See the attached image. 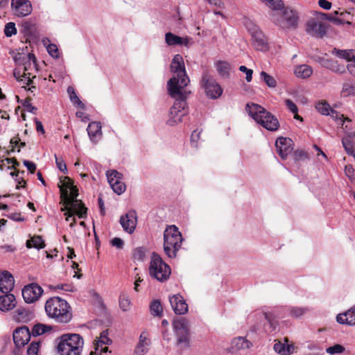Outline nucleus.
<instances>
[{"instance_id":"obj_1","label":"nucleus","mask_w":355,"mask_h":355,"mask_svg":"<svg viewBox=\"0 0 355 355\" xmlns=\"http://www.w3.org/2000/svg\"><path fill=\"white\" fill-rule=\"evenodd\" d=\"M168 93L175 99L173 105L170 110L169 119L167 123L174 125L182 121V117L188 113L187 98L190 92L180 89L177 87L175 78H170L167 83Z\"/></svg>"},{"instance_id":"obj_2","label":"nucleus","mask_w":355,"mask_h":355,"mask_svg":"<svg viewBox=\"0 0 355 355\" xmlns=\"http://www.w3.org/2000/svg\"><path fill=\"white\" fill-rule=\"evenodd\" d=\"M45 311L49 318L58 323H68L73 317L69 304L59 297H51L46 300Z\"/></svg>"},{"instance_id":"obj_3","label":"nucleus","mask_w":355,"mask_h":355,"mask_svg":"<svg viewBox=\"0 0 355 355\" xmlns=\"http://www.w3.org/2000/svg\"><path fill=\"white\" fill-rule=\"evenodd\" d=\"M245 110L256 123L267 130L275 132L279 129L280 125L277 118L260 105L248 103Z\"/></svg>"},{"instance_id":"obj_4","label":"nucleus","mask_w":355,"mask_h":355,"mask_svg":"<svg viewBox=\"0 0 355 355\" xmlns=\"http://www.w3.org/2000/svg\"><path fill=\"white\" fill-rule=\"evenodd\" d=\"M65 179L67 180V182L60 186L61 202L69 208L71 207L73 209L75 207L80 208V211L78 212V218H85L87 208L82 200L77 199L78 196V188L73 184V182L68 177H65Z\"/></svg>"},{"instance_id":"obj_5","label":"nucleus","mask_w":355,"mask_h":355,"mask_svg":"<svg viewBox=\"0 0 355 355\" xmlns=\"http://www.w3.org/2000/svg\"><path fill=\"white\" fill-rule=\"evenodd\" d=\"M56 347L58 355H80L84 340L78 334H64L58 338Z\"/></svg>"},{"instance_id":"obj_6","label":"nucleus","mask_w":355,"mask_h":355,"mask_svg":"<svg viewBox=\"0 0 355 355\" xmlns=\"http://www.w3.org/2000/svg\"><path fill=\"white\" fill-rule=\"evenodd\" d=\"M183 237L175 225L167 226L164 232V252L171 259L177 257L183 241Z\"/></svg>"},{"instance_id":"obj_7","label":"nucleus","mask_w":355,"mask_h":355,"mask_svg":"<svg viewBox=\"0 0 355 355\" xmlns=\"http://www.w3.org/2000/svg\"><path fill=\"white\" fill-rule=\"evenodd\" d=\"M281 14L278 12H272L271 21L282 29H295L298 26L299 16L296 10L286 7L282 9Z\"/></svg>"},{"instance_id":"obj_8","label":"nucleus","mask_w":355,"mask_h":355,"mask_svg":"<svg viewBox=\"0 0 355 355\" xmlns=\"http://www.w3.org/2000/svg\"><path fill=\"white\" fill-rule=\"evenodd\" d=\"M171 271L170 266L156 252H153L149 266V274L159 282L166 281Z\"/></svg>"},{"instance_id":"obj_9","label":"nucleus","mask_w":355,"mask_h":355,"mask_svg":"<svg viewBox=\"0 0 355 355\" xmlns=\"http://www.w3.org/2000/svg\"><path fill=\"white\" fill-rule=\"evenodd\" d=\"M171 71L175 74L172 78H175L177 87L180 89H184L190 80L186 73L182 55L177 54L174 56L171 64Z\"/></svg>"},{"instance_id":"obj_10","label":"nucleus","mask_w":355,"mask_h":355,"mask_svg":"<svg viewBox=\"0 0 355 355\" xmlns=\"http://www.w3.org/2000/svg\"><path fill=\"white\" fill-rule=\"evenodd\" d=\"M173 327L177 336L178 345L182 349L189 347V321L184 318L174 320Z\"/></svg>"},{"instance_id":"obj_11","label":"nucleus","mask_w":355,"mask_h":355,"mask_svg":"<svg viewBox=\"0 0 355 355\" xmlns=\"http://www.w3.org/2000/svg\"><path fill=\"white\" fill-rule=\"evenodd\" d=\"M202 85L206 94L211 98H218L223 93V89L220 85L207 71H205L202 74Z\"/></svg>"},{"instance_id":"obj_12","label":"nucleus","mask_w":355,"mask_h":355,"mask_svg":"<svg viewBox=\"0 0 355 355\" xmlns=\"http://www.w3.org/2000/svg\"><path fill=\"white\" fill-rule=\"evenodd\" d=\"M43 293L42 288L36 283H32L24 286L22 295L26 303H33L39 300Z\"/></svg>"},{"instance_id":"obj_13","label":"nucleus","mask_w":355,"mask_h":355,"mask_svg":"<svg viewBox=\"0 0 355 355\" xmlns=\"http://www.w3.org/2000/svg\"><path fill=\"white\" fill-rule=\"evenodd\" d=\"M11 8L15 16L26 17L32 12V5L29 0H11Z\"/></svg>"},{"instance_id":"obj_14","label":"nucleus","mask_w":355,"mask_h":355,"mask_svg":"<svg viewBox=\"0 0 355 355\" xmlns=\"http://www.w3.org/2000/svg\"><path fill=\"white\" fill-rule=\"evenodd\" d=\"M306 31L315 37H322L326 34V25L316 19H311L306 22Z\"/></svg>"},{"instance_id":"obj_15","label":"nucleus","mask_w":355,"mask_h":355,"mask_svg":"<svg viewBox=\"0 0 355 355\" xmlns=\"http://www.w3.org/2000/svg\"><path fill=\"white\" fill-rule=\"evenodd\" d=\"M112 340L108 338L107 331H103L101 333L100 336L96 338L94 342V351H91L89 355H98L103 352H106L108 350L107 346L103 347L105 345L111 344Z\"/></svg>"},{"instance_id":"obj_16","label":"nucleus","mask_w":355,"mask_h":355,"mask_svg":"<svg viewBox=\"0 0 355 355\" xmlns=\"http://www.w3.org/2000/svg\"><path fill=\"white\" fill-rule=\"evenodd\" d=\"M293 141L288 137H279L275 142L278 153L282 159H286L293 150Z\"/></svg>"},{"instance_id":"obj_17","label":"nucleus","mask_w":355,"mask_h":355,"mask_svg":"<svg viewBox=\"0 0 355 355\" xmlns=\"http://www.w3.org/2000/svg\"><path fill=\"white\" fill-rule=\"evenodd\" d=\"M31 334L26 326L16 329L13 332V340L17 347H24L31 339Z\"/></svg>"},{"instance_id":"obj_18","label":"nucleus","mask_w":355,"mask_h":355,"mask_svg":"<svg viewBox=\"0 0 355 355\" xmlns=\"http://www.w3.org/2000/svg\"><path fill=\"white\" fill-rule=\"evenodd\" d=\"M137 214L134 210L128 211L120 218V223L123 230L129 234L132 233L137 225Z\"/></svg>"},{"instance_id":"obj_19","label":"nucleus","mask_w":355,"mask_h":355,"mask_svg":"<svg viewBox=\"0 0 355 355\" xmlns=\"http://www.w3.org/2000/svg\"><path fill=\"white\" fill-rule=\"evenodd\" d=\"M252 45L257 51H266L268 49V40L263 33L257 28L251 33Z\"/></svg>"},{"instance_id":"obj_20","label":"nucleus","mask_w":355,"mask_h":355,"mask_svg":"<svg viewBox=\"0 0 355 355\" xmlns=\"http://www.w3.org/2000/svg\"><path fill=\"white\" fill-rule=\"evenodd\" d=\"M171 306L176 314L183 315L188 312V304L184 297L180 295H174L169 298Z\"/></svg>"},{"instance_id":"obj_21","label":"nucleus","mask_w":355,"mask_h":355,"mask_svg":"<svg viewBox=\"0 0 355 355\" xmlns=\"http://www.w3.org/2000/svg\"><path fill=\"white\" fill-rule=\"evenodd\" d=\"M13 276L8 271L0 272V291L3 293H10L14 288Z\"/></svg>"},{"instance_id":"obj_22","label":"nucleus","mask_w":355,"mask_h":355,"mask_svg":"<svg viewBox=\"0 0 355 355\" xmlns=\"http://www.w3.org/2000/svg\"><path fill=\"white\" fill-rule=\"evenodd\" d=\"M10 53L12 54V58L17 64L21 65L22 64H25L26 61H28L29 65L31 66L33 62V67H35V71H37L36 58L34 54H26L24 53L19 52L15 53L14 51L10 52Z\"/></svg>"},{"instance_id":"obj_23","label":"nucleus","mask_w":355,"mask_h":355,"mask_svg":"<svg viewBox=\"0 0 355 355\" xmlns=\"http://www.w3.org/2000/svg\"><path fill=\"white\" fill-rule=\"evenodd\" d=\"M318 62L322 67L331 70L337 73H343L345 71V67L338 64L337 60L319 58Z\"/></svg>"},{"instance_id":"obj_24","label":"nucleus","mask_w":355,"mask_h":355,"mask_svg":"<svg viewBox=\"0 0 355 355\" xmlns=\"http://www.w3.org/2000/svg\"><path fill=\"white\" fill-rule=\"evenodd\" d=\"M101 128L102 126L100 122L92 121L89 123L87 130L92 142L96 143L100 139L102 135Z\"/></svg>"},{"instance_id":"obj_25","label":"nucleus","mask_w":355,"mask_h":355,"mask_svg":"<svg viewBox=\"0 0 355 355\" xmlns=\"http://www.w3.org/2000/svg\"><path fill=\"white\" fill-rule=\"evenodd\" d=\"M12 317L18 322H28L34 318V313L28 309L19 307L14 311Z\"/></svg>"},{"instance_id":"obj_26","label":"nucleus","mask_w":355,"mask_h":355,"mask_svg":"<svg viewBox=\"0 0 355 355\" xmlns=\"http://www.w3.org/2000/svg\"><path fill=\"white\" fill-rule=\"evenodd\" d=\"M16 305V299L13 294L5 293L0 296V310L2 311H8L12 309Z\"/></svg>"},{"instance_id":"obj_27","label":"nucleus","mask_w":355,"mask_h":355,"mask_svg":"<svg viewBox=\"0 0 355 355\" xmlns=\"http://www.w3.org/2000/svg\"><path fill=\"white\" fill-rule=\"evenodd\" d=\"M331 54L336 57L344 59L347 62H355V50L354 49H338L334 48L331 51Z\"/></svg>"},{"instance_id":"obj_28","label":"nucleus","mask_w":355,"mask_h":355,"mask_svg":"<svg viewBox=\"0 0 355 355\" xmlns=\"http://www.w3.org/2000/svg\"><path fill=\"white\" fill-rule=\"evenodd\" d=\"M336 320L340 324L354 325L355 309H350L343 313L338 314L336 317Z\"/></svg>"},{"instance_id":"obj_29","label":"nucleus","mask_w":355,"mask_h":355,"mask_svg":"<svg viewBox=\"0 0 355 355\" xmlns=\"http://www.w3.org/2000/svg\"><path fill=\"white\" fill-rule=\"evenodd\" d=\"M263 315L266 320V323L264 324L265 331L268 333H272L276 329L278 325V322L276 318L272 313L269 312H264Z\"/></svg>"},{"instance_id":"obj_30","label":"nucleus","mask_w":355,"mask_h":355,"mask_svg":"<svg viewBox=\"0 0 355 355\" xmlns=\"http://www.w3.org/2000/svg\"><path fill=\"white\" fill-rule=\"evenodd\" d=\"M340 96L343 98L355 96V81L348 80L343 83L340 90Z\"/></svg>"},{"instance_id":"obj_31","label":"nucleus","mask_w":355,"mask_h":355,"mask_svg":"<svg viewBox=\"0 0 355 355\" xmlns=\"http://www.w3.org/2000/svg\"><path fill=\"white\" fill-rule=\"evenodd\" d=\"M294 73L299 78H307L313 73V69L308 64H301L295 68Z\"/></svg>"},{"instance_id":"obj_32","label":"nucleus","mask_w":355,"mask_h":355,"mask_svg":"<svg viewBox=\"0 0 355 355\" xmlns=\"http://www.w3.org/2000/svg\"><path fill=\"white\" fill-rule=\"evenodd\" d=\"M62 211H66L67 212L64 214L66 217V220L70 221L71 220V222L70 223V227H73L76 223V218L73 217L74 215H77L78 216V212L80 211V209L78 207H76L75 209L69 208L67 205H64L63 208L61 209Z\"/></svg>"},{"instance_id":"obj_33","label":"nucleus","mask_w":355,"mask_h":355,"mask_svg":"<svg viewBox=\"0 0 355 355\" xmlns=\"http://www.w3.org/2000/svg\"><path fill=\"white\" fill-rule=\"evenodd\" d=\"M216 70L219 75L223 78H228L230 76V71L231 65L229 62L225 61H218L216 64Z\"/></svg>"},{"instance_id":"obj_34","label":"nucleus","mask_w":355,"mask_h":355,"mask_svg":"<svg viewBox=\"0 0 355 355\" xmlns=\"http://www.w3.org/2000/svg\"><path fill=\"white\" fill-rule=\"evenodd\" d=\"M274 350L283 355H288L293 352V345H285L280 341H277L273 346Z\"/></svg>"},{"instance_id":"obj_35","label":"nucleus","mask_w":355,"mask_h":355,"mask_svg":"<svg viewBox=\"0 0 355 355\" xmlns=\"http://www.w3.org/2000/svg\"><path fill=\"white\" fill-rule=\"evenodd\" d=\"M26 246L28 248H35L37 249H42L45 247V243L42 236H34L31 240L27 241Z\"/></svg>"},{"instance_id":"obj_36","label":"nucleus","mask_w":355,"mask_h":355,"mask_svg":"<svg viewBox=\"0 0 355 355\" xmlns=\"http://www.w3.org/2000/svg\"><path fill=\"white\" fill-rule=\"evenodd\" d=\"M67 92L69 95L71 101L74 104L76 105L77 107L79 108L84 110L85 108V105L84 103L79 99L78 96H77L74 89L71 87H69L67 88Z\"/></svg>"},{"instance_id":"obj_37","label":"nucleus","mask_w":355,"mask_h":355,"mask_svg":"<svg viewBox=\"0 0 355 355\" xmlns=\"http://www.w3.org/2000/svg\"><path fill=\"white\" fill-rule=\"evenodd\" d=\"M51 329L52 327L51 326L39 323L33 326L31 334L33 336H37L42 335L44 333L51 331Z\"/></svg>"},{"instance_id":"obj_38","label":"nucleus","mask_w":355,"mask_h":355,"mask_svg":"<svg viewBox=\"0 0 355 355\" xmlns=\"http://www.w3.org/2000/svg\"><path fill=\"white\" fill-rule=\"evenodd\" d=\"M24 65V73H23V78H25L27 82V85H31L33 83V78H35L36 76L34 75H32V73L29 71L31 69V67L33 66L32 64L31 66L29 65V63L28 61L25 62V64H22ZM35 68V67H33Z\"/></svg>"},{"instance_id":"obj_39","label":"nucleus","mask_w":355,"mask_h":355,"mask_svg":"<svg viewBox=\"0 0 355 355\" xmlns=\"http://www.w3.org/2000/svg\"><path fill=\"white\" fill-rule=\"evenodd\" d=\"M165 41L168 46L180 45L182 42V37L168 32L165 35Z\"/></svg>"},{"instance_id":"obj_40","label":"nucleus","mask_w":355,"mask_h":355,"mask_svg":"<svg viewBox=\"0 0 355 355\" xmlns=\"http://www.w3.org/2000/svg\"><path fill=\"white\" fill-rule=\"evenodd\" d=\"M264 3L272 10V12L281 11L284 6L282 0H266Z\"/></svg>"},{"instance_id":"obj_41","label":"nucleus","mask_w":355,"mask_h":355,"mask_svg":"<svg viewBox=\"0 0 355 355\" xmlns=\"http://www.w3.org/2000/svg\"><path fill=\"white\" fill-rule=\"evenodd\" d=\"M315 109L322 115H329L331 108L326 101H318L315 104Z\"/></svg>"},{"instance_id":"obj_42","label":"nucleus","mask_w":355,"mask_h":355,"mask_svg":"<svg viewBox=\"0 0 355 355\" xmlns=\"http://www.w3.org/2000/svg\"><path fill=\"white\" fill-rule=\"evenodd\" d=\"M342 144L346 153L355 157L354 143L349 138H343Z\"/></svg>"},{"instance_id":"obj_43","label":"nucleus","mask_w":355,"mask_h":355,"mask_svg":"<svg viewBox=\"0 0 355 355\" xmlns=\"http://www.w3.org/2000/svg\"><path fill=\"white\" fill-rule=\"evenodd\" d=\"M261 80L270 88H275L277 86V81L272 76L265 71L260 73Z\"/></svg>"},{"instance_id":"obj_44","label":"nucleus","mask_w":355,"mask_h":355,"mask_svg":"<svg viewBox=\"0 0 355 355\" xmlns=\"http://www.w3.org/2000/svg\"><path fill=\"white\" fill-rule=\"evenodd\" d=\"M107 178L110 187L114 184V182H119L122 178V174L117 171L112 170L107 172Z\"/></svg>"},{"instance_id":"obj_45","label":"nucleus","mask_w":355,"mask_h":355,"mask_svg":"<svg viewBox=\"0 0 355 355\" xmlns=\"http://www.w3.org/2000/svg\"><path fill=\"white\" fill-rule=\"evenodd\" d=\"M150 309L153 315L161 316L162 314L163 309L159 300L153 301L150 305Z\"/></svg>"},{"instance_id":"obj_46","label":"nucleus","mask_w":355,"mask_h":355,"mask_svg":"<svg viewBox=\"0 0 355 355\" xmlns=\"http://www.w3.org/2000/svg\"><path fill=\"white\" fill-rule=\"evenodd\" d=\"M130 300L126 294H121L119 296V306L123 311H127L130 308Z\"/></svg>"},{"instance_id":"obj_47","label":"nucleus","mask_w":355,"mask_h":355,"mask_svg":"<svg viewBox=\"0 0 355 355\" xmlns=\"http://www.w3.org/2000/svg\"><path fill=\"white\" fill-rule=\"evenodd\" d=\"M234 343L239 349H249L252 346V343L243 337L235 338Z\"/></svg>"},{"instance_id":"obj_48","label":"nucleus","mask_w":355,"mask_h":355,"mask_svg":"<svg viewBox=\"0 0 355 355\" xmlns=\"http://www.w3.org/2000/svg\"><path fill=\"white\" fill-rule=\"evenodd\" d=\"M40 341H33L27 349L28 355H39Z\"/></svg>"},{"instance_id":"obj_49","label":"nucleus","mask_w":355,"mask_h":355,"mask_svg":"<svg viewBox=\"0 0 355 355\" xmlns=\"http://www.w3.org/2000/svg\"><path fill=\"white\" fill-rule=\"evenodd\" d=\"M4 33L6 37H11L17 33V28L15 24L13 22H9L6 24L4 28Z\"/></svg>"},{"instance_id":"obj_50","label":"nucleus","mask_w":355,"mask_h":355,"mask_svg":"<svg viewBox=\"0 0 355 355\" xmlns=\"http://www.w3.org/2000/svg\"><path fill=\"white\" fill-rule=\"evenodd\" d=\"M345 349L343 345L340 344H336L333 346L327 347L326 349V352L329 354H334L343 353L345 351Z\"/></svg>"},{"instance_id":"obj_51","label":"nucleus","mask_w":355,"mask_h":355,"mask_svg":"<svg viewBox=\"0 0 355 355\" xmlns=\"http://www.w3.org/2000/svg\"><path fill=\"white\" fill-rule=\"evenodd\" d=\"M111 187L114 192L118 195L123 193L125 191V184L121 180L119 182H114V184Z\"/></svg>"},{"instance_id":"obj_52","label":"nucleus","mask_w":355,"mask_h":355,"mask_svg":"<svg viewBox=\"0 0 355 355\" xmlns=\"http://www.w3.org/2000/svg\"><path fill=\"white\" fill-rule=\"evenodd\" d=\"M329 115H330L333 119L337 121H340L342 125H343L345 121H349V119L348 118L345 117L343 114H340L338 112L333 109L331 110Z\"/></svg>"},{"instance_id":"obj_53","label":"nucleus","mask_w":355,"mask_h":355,"mask_svg":"<svg viewBox=\"0 0 355 355\" xmlns=\"http://www.w3.org/2000/svg\"><path fill=\"white\" fill-rule=\"evenodd\" d=\"M31 101H32L31 98H30V97L26 98V99L24 100V101L23 103V106L25 107V109L28 112L33 113V114H36L37 109L36 107H35L32 105Z\"/></svg>"},{"instance_id":"obj_54","label":"nucleus","mask_w":355,"mask_h":355,"mask_svg":"<svg viewBox=\"0 0 355 355\" xmlns=\"http://www.w3.org/2000/svg\"><path fill=\"white\" fill-rule=\"evenodd\" d=\"M148 343H139L137 345L135 349V355H144L148 351Z\"/></svg>"},{"instance_id":"obj_55","label":"nucleus","mask_w":355,"mask_h":355,"mask_svg":"<svg viewBox=\"0 0 355 355\" xmlns=\"http://www.w3.org/2000/svg\"><path fill=\"white\" fill-rule=\"evenodd\" d=\"M145 257V250L143 248H137L133 251V258L135 260L142 261Z\"/></svg>"},{"instance_id":"obj_56","label":"nucleus","mask_w":355,"mask_h":355,"mask_svg":"<svg viewBox=\"0 0 355 355\" xmlns=\"http://www.w3.org/2000/svg\"><path fill=\"white\" fill-rule=\"evenodd\" d=\"M46 50L49 55L53 58H59V52L57 46L54 44H49L46 46Z\"/></svg>"},{"instance_id":"obj_57","label":"nucleus","mask_w":355,"mask_h":355,"mask_svg":"<svg viewBox=\"0 0 355 355\" xmlns=\"http://www.w3.org/2000/svg\"><path fill=\"white\" fill-rule=\"evenodd\" d=\"M294 159L296 161L308 159V155L304 150H296L293 153Z\"/></svg>"},{"instance_id":"obj_58","label":"nucleus","mask_w":355,"mask_h":355,"mask_svg":"<svg viewBox=\"0 0 355 355\" xmlns=\"http://www.w3.org/2000/svg\"><path fill=\"white\" fill-rule=\"evenodd\" d=\"M201 131L195 130L191 135V144L193 147H197L198 141L200 139Z\"/></svg>"},{"instance_id":"obj_59","label":"nucleus","mask_w":355,"mask_h":355,"mask_svg":"<svg viewBox=\"0 0 355 355\" xmlns=\"http://www.w3.org/2000/svg\"><path fill=\"white\" fill-rule=\"evenodd\" d=\"M55 163L58 168L64 173L67 172V165L64 163V160L62 158L58 157L56 155H55Z\"/></svg>"},{"instance_id":"obj_60","label":"nucleus","mask_w":355,"mask_h":355,"mask_svg":"<svg viewBox=\"0 0 355 355\" xmlns=\"http://www.w3.org/2000/svg\"><path fill=\"white\" fill-rule=\"evenodd\" d=\"M307 311V309L300 307H293L291 309V314L294 317H300Z\"/></svg>"},{"instance_id":"obj_61","label":"nucleus","mask_w":355,"mask_h":355,"mask_svg":"<svg viewBox=\"0 0 355 355\" xmlns=\"http://www.w3.org/2000/svg\"><path fill=\"white\" fill-rule=\"evenodd\" d=\"M285 105L286 107L293 113L297 114L298 112V108L295 103H294L291 99L285 100Z\"/></svg>"},{"instance_id":"obj_62","label":"nucleus","mask_w":355,"mask_h":355,"mask_svg":"<svg viewBox=\"0 0 355 355\" xmlns=\"http://www.w3.org/2000/svg\"><path fill=\"white\" fill-rule=\"evenodd\" d=\"M239 70L243 73H245L246 77L245 79L247 82H250L252 78L253 71L252 69H248L245 66H240Z\"/></svg>"},{"instance_id":"obj_63","label":"nucleus","mask_w":355,"mask_h":355,"mask_svg":"<svg viewBox=\"0 0 355 355\" xmlns=\"http://www.w3.org/2000/svg\"><path fill=\"white\" fill-rule=\"evenodd\" d=\"M110 243L112 246L116 247L117 249H122L124 245L123 241L119 237L114 238Z\"/></svg>"},{"instance_id":"obj_64","label":"nucleus","mask_w":355,"mask_h":355,"mask_svg":"<svg viewBox=\"0 0 355 355\" xmlns=\"http://www.w3.org/2000/svg\"><path fill=\"white\" fill-rule=\"evenodd\" d=\"M23 163L31 173H35L36 171V164L35 163L28 160H24Z\"/></svg>"}]
</instances>
